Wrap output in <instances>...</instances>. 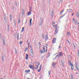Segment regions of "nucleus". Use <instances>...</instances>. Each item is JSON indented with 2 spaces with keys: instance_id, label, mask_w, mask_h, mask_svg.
Masks as SVG:
<instances>
[{
  "instance_id": "nucleus-1",
  "label": "nucleus",
  "mask_w": 79,
  "mask_h": 79,
  "mask_svg": "<svg viewBox=\"0 0 79 79\" xmlns=\"http://www.w3.org/2000/svg\"><path fill=\"white\" fill-rule=\"evenodd\" d=\"M56 38H54L52 40V43L55 44V43H56Z\"/></svg>"
},
{
  "instance_id": "nucleus-2",
  "label": "nucleus",
  "mask_w": 79,
  "mask_h": 79,
  "mask_svg": "<svg viewBox=\"0 0 79 79\" xmlns=\"http://www.w3.org/2000/svg\"><path fill=\"white\" fill-rule=\"evenodd\" d=\"M56 64V63H52V67H53V68H55V66Z\"/></svg>"
},
{
  "instance_id": "nucleus-3",
  "label": "nucleus",
  "mask_w": 79,
  "mask_h": 79,
  "mask_svg": "<svg viewBox=\"0 0 79 79\" xmlns=\"http://www.w3.org/2000/svg\"><path fill=\"white\" fill-rule=\"evenodd\" d=\"M45 40L46 41H47V40H48V34L46 35H45Z\"/></svg>"
},
{
  "instance_id": "nucleus-4",
  "label": "nucleus",
  "mask_w": 79,
  "mask_h": 79,
  "mask_svg": "<svg viewBox=\"0 0 79 79\" xmlns=\"http://www.w3.org/2000/svg\"><path fill=\"white\" fill-rule=\"evenodd\" d=\"M55 28L56 29H59V27L58 26V25L57 24H56L55 25Z\"/></svg>"
},
{
  "instance_id": "nucleus-5",
  "label": "nucleus",
  "mask_w": 79,
  "mask_h": 79,
  "mask_svg": "<svg viewBox=\"0 0 79 79\" xmlns=\"http://www.w3.org/2000/svg\"><path fill=\"white\" fill-rule=\"evenodd\" d=\"M58 32V29H56L55 30V35H56L57 33Z\"/></svg>"
},
{
  "instance_id": "nucleus-6",
  "label": "nucleus",
  "mask_w": 79,
  "mask_h": 79,
  "mask_svg": "<svg viewBox=\"0 0 79 79\" xmlns=\"http://www.w3.org/2000/svg\"><path fill=\"white\" fill-rule=\"evenodd\" d=\"M43 23V22L42 21V20H40V26H41V25H42V24Z\"/></svg>"
},
{
  "instance_id": "nucleus-7",
  "label": "nucleus",
  "mask_w": 79,
  "mask_h": 79,
  "mask_svg": "<svg viewBox=\"0 0 79 79\" xmlns=\"http://www.w3.org/2000/svg\"><path fill=\"white\" fill-rule=\"evenodd\" d=\"M67 11H69V12H72L73 11V10L71 9H69L67 10Z\"/></svg>"
},
{
  "instance_id": "nucleus-8",
  "label": "nucleus",
  "mask_w": 79,
  "mask_h": 79,
  "mask_svg": "<svg viewBox=\"0 0 79 79\" xmlns=\"http://www.w3.org/2000/svg\"><path fill=\"white\" fill-rule=\"evenodd\" d=\"M24 9H23L22 11V15H24Z\"/></svg>"
},
{
  "instance_id": "nucleus-9",
  "label": "nucleus",
  "mask_w": 79,
  "mask_h": 79,
  "mask_svg": "<svg viewBox=\"0 0 79 79\" xmlns=\"http://www.w3.org/2000/svg\"><path fill=\"white\" fill-rule=\"evenodd\" d=\"M59 55L61 56H63V53L61 52H59Z\"/></svg>"
},
{
  "instance_id": "nucleus-10",
  "label": "nucleus",
  "mask_w": 79,
  "mask_h": 79,
  "mask_svg": "<svg viewBox=\"0 0 79 79\" xmlns=\"http://www.w3.org/2000/svg\"><path fill=\"white\" fill-rule=\"evenodd\" d=\"M2 61H4V56L3 55H2Z\"/></svg>"
},
{
  "instance_id": "nucleus-11",
  "label": "nucleus",
  "mask_w": 79,
  "mask_h": 79,
  "mask_svg": "<svg viewBox=\"0 0 79 79\" xmlns=\"http://www.w3.org/2000/svg\"><path fill=\"white\" fill-rule=\"evenodd\" d=\"M26 60H28V54H26Z\"/></svg>"
},
{
  "instance_id": "nucleus-12",
  "label": "nucleus",
  "mask_w": 79,
  "mask_h": 79,
  "mask_svg": "<svg viewBox=\"0 0 79 79\" xmlns=\"http://www.w3.org/2000/svg\"><path fill=\"white\" fill-rule=\"evenodd\" d=\"M31 15V11H30L28 12L27 15L28 16H29V15Z\"/></svg>"
},
{
  "instance_id": "nucleus-13",
  "label": "nucleus",
  "mask_w": 79,
  "mask_h": 79,
  "mask_svg": "<svg viewBox=\"0 0 79 79\" xmlns=\"http://www.w3.org/2000/svg\"><path fill=\"white\" fill-rule=\"evenodd\" d=\"M51 16H53V10L51 11Z\"/></svg>"
},
{
  "instance_id": "nucleus-14",
  "label": "nucleus",
  "mask_w": 79,
  "mask_h": 79,
  "mask_svg": "<svg viewBox=\"0 0 79 79\" xmlns=\"http://www.w3.org/2000/svg\"><path fill=\"white\" fill-rule=\"evenodd\" d=\"M3 45H5L6 43H5V39L3 40Z\"/></svg>"
},
{
  "instance_id": "nucleus-15",
  "label": "nucleus",
  "mask_w": 79,
  "mask_h": 79,
  "mask_svg": "<svg viewBox=\"0 0 79 79\" xmlns=\"http://www.w3.org/2000/svg\"><path fill=\"white\" fill-rule=\"evenodd\" d=\"M29 67L30 68L32 69V68H33L34 67V66H33V65H29Z\"/></svg>"
},
{
  "instance_id": "nucleus-16",
  "label": "nucleus",
  "mask_w": 79,
  "mask_h": 79,
  "mask_svg": "<svg viewBox=\"0 0 79 79\" xmlns=\"http://www.w3.org/2000/svg\"><path fill=\"white\" fill-rule=\"evenodd\" d=\"M67 34L68 36L69 37L70 36V33H69V32H67Z\"/></svg>"
},
{
  "instance_id": "nucleus-17",
  "label": "nucleus",
  "mask_w": 79,
  "mask_h": 79,
  "mask_svg": "<svg viewBox=\"0 0 79 79\" xmlns=\"http://www.w3.org/2000/svg\"><path fill=\"white\" fill-rule=\"evenodd\" d=\"M9 29H10V26L9 25H8V27H7V31H8V32H9Z\"/></svg>"
},
{
  "instance_id": "nucleus-18",
  "label": "nucleus",
  "mask_w": 79,
  "mask_h": 79,
  "mask_svg": "<svg viewBox=\"0 0 79 79\" xmlns=\"http://www.w3.org/2000/svg\"><path fill=\"white\" fill-rule=\"evenodd\" d=\"M62 61H63V60H61V61H62L61 64H62V66H63V67H64V63H63V62H62Z\"/></svg>"
},
{
  "instance_id": "nucleus-19",
  "label": "nucleus",
  "mask_w": 79,
  "mask_h": 79,
  "mask_svg": "<svg viewBox=\"0 0 79 79\" xmlns=\"http://www.w3.org/2000/svg\"><path fill=\"white\" fill-rule=\"evenodd\" d=\"M43 50L44 51V52H45V46L43 45Z\"/></svg>"
},
{
  "instance_id": "nucleus-20",
  "label": "nucleus",
  "mask_w": 79,
  "mask_h": 79,
  "mask_svg": "<svg viewBox=\"0 0 79 79\" xmlns=\"http://www.w3.org/2000/svg\"><path fill=\"white\" fill-rule=\"evenodd\" d=\"M77 18L79 17V13H78V12H77Z\"/></svg>"
},
{
  "instance_id": "nucleus-21",
  "label": "nucleus",
  "mask_w": 79,
  "mask_h": 79,
  "mask_svg": "<svg viewBox=\"0 0 79 79\" xmlns=\"http://www.w3.org/2000/svg\"><path fill=\"white\" fill-rule=\"evenodd\" d=\"M14 25L16 26V20L15 19L14 20Z\"/></svg>"
},
{
  "instance_id": "nucleus-22",
  "label": "nucleus",
  "mask_w": 79,
  "mask_h": 79,
  "mask_svg": "<svg viewBox=\"0 0 79 79\" xmlns=\"http://www.w3.org/2000/svg\"><path fill=\"white\" fill-rule=\"evenodd\" d=\"M62 15V16H60V18H63V17L64 16V15Z\"/></svg>"
},
{
  "instance_id": "nucleus-23",
  "label": "nucleus",
  "mask_w": 79,
  "mask_h": 79,
  "mask_svg": "<svg viewBox=\"0 0 79 79\" xmlns=\"http://www.w3.org/2000/svg\"><path fill=\"white\" fill-rule=\"evenodd\" d=\"M71 79H74V78H73V76L72 74L71 75Z\"/></svg>"
},
{
  "instance_id": "nucleus-24",
  "label": "nucleus",
  "mask_w": 79,
  "mask_h": 79,
  "mask_svg": "<svg viewBox=\"0 0 79 79\" xmlns=\"http://www.w3.org/2000/svg\"><path fill=\"white\" fill-rule=\"evenodd\" d=\"M48 74H49V75H50V73H51V70H49L48 71Z\"/></svg>"
},
{
  "instance_id": "nucleus-25",
  "label": "nucleus",
  "mask_w": 79,
  "mask_h": 79,
  "mask_svg": "<svg viewBox=\"0 0 79 79\" xmlns=\"http://www.w3.org/2000/svg\"><path fill=\"white\" fill-rule=\"evenodd\" d=\"M28 49V48H26L25 49V52H26L27 50V49Z\"/></svg>"
},
{
  "instance_id": "nucleus-26",
  "label": "nucleus",
  "mask_w": 79,
  "mask_h": 79,
  "mask_svg": "<svg viewBox=\"0 0 79 79\" xmlns=\"http://www.w3.org/2000/svg\"><path fill=\"white\" fill-rule=\"evenodd\" d=\"M24 27H23L22 28V32H23V31H24Z\"/></svg>"
},
{
  "instance_id": "nucleus-27",
  "label": "nucleus",
  "mask_w": 79,
  "mask_h": 79,
  "mask_svg": "<svg viewBox=\"0 0 79 79\" xmlns=\"http://www.w3.org/2000/svg\"><path fill=\"white\" fill-rule=\"evenodd\" d=\"M64 11V10H63L62 11H60V15H62V13H63V12Z\"/></svg>"
},
{
  "instance_id": "nucleus-28",
  "label": "nucleus",
  "mask_w": 79,
  "mask_h": 79,
  "mask_svg": "<svg viewBox=\"0 0 79 79\" xmlns=\"http://www.w3.org/2000/svg\"><path fill=\"white\" fill-rule=\"evenodd\" d=\"M58 55H57L55 57V58L53 59V60H54L55 59H56V58H57V57H58Z\"/></svg>"
},
{
  "instance_id": "nucleus-29",
  "label": "nucleus",
  "mask_w": 79,
  "mask_h": 79,
  "mask_svg": "<svg viewBox=\"0 0 79 79\" xmlns=\"http://www.w3.org/2000/svg\"><path fill=\"white\" fill-rule=\"evenodd\" d=\"M69 63L70 64H70V65H71V66L72 65V63H71V61H69Z\"/></svg>"
},
{
  "instance_id": "nucleus-30",
  "label": "nucleus",
  "mask_w": 79,
  "mask_h": 79,
  "mask_svg": "<svg viewBox=\"0 0 79 79\" xmlns=\"http://www.w3.org/2000/svg\"><path fill=\"white\" fill-rule=\"evenodd\" d=\"M76 68L77 70L79 71V68L78 67H78H76Z\"/></svg>"
},
{
  "instance_id": "nucleus-31",
  "label": "nucleus",
  "mask_w": 79,
  "mask_h": 79,
  "mask_svg": "<svg viewBox=\"0 0 79 79\" xmlns=\"http://www.w3.org/2000/svg\"><path fill=\"white\" fill-rule=\"evenodd\" d=\"M43 53V51L42 50H41L40 51V53Z\"/></svg>"
},
{
  "instance_id": "nucleus-32",
  "label": "nucleus",
  "mask_w": 79,
  "mask_h": 79,
  "mask_svg": "<svg viewBox=\"0 0 79 79\" xmlns=\"http://www.w3.org/2000/svg\"><path fill=\"white\" fill-rule=\"evenodd\" d=\"M36 66L37 67L36 68H35L36 69H38V68H39V66L38 65H36Z\"/></svg>"
},
{
  "instance_id": "nucleus-33",
  "label": "nucleus",
  "mask_w": 79,
  "mask_h": 79,
  "mask_svg": "<svg viewBox=\"0 0 79 79\" xmlns=\"http://www.w3.org/2000/svg\"><path fill=\"white\" fill-rule=\"evenodd\" d=\"M42 69V65H41L40 67V69Z\"/></svg>"
},
{
  "instance_id": "nucleus-34",
  "label": "nucleus",
  "mask_w": 79,
  "mask_h": 79,
  "mask_svg": "<svg viewBox=\"0 0 79 79\" xmlns=\"http://www.w3.org/2000/svg\"><path fill=\"white\" fill-rule=\"evenodd\" d=\"M10 18H13L12 15H11V14H10Z\"/></svg>"
},
{
  "instance_id": "nucleus-35",
  "label": "nucleus",
  "mask_w": 79,
  "mask_h": 79,
  "mask_svg": "<svg viewBox=\"0 0 79 79\" xmlns=\"http://www.w3.org/2000/svg\"><path fill=\"white\" fill-rule=\"evenodd\" d=\"M32 25V22H30V26Z\"/></svg>"
},
{
  "instance_id": "nucleus-36",
  "label": "nucleus",
  "mask_w": 79,
  "mask_h": 79,
  "mask_svg": "<svg viewBox=\"0 0 79 79\" xmlns=\"http://www.w3.org/2000/svg\"><path fill=\"white\" fill-rule=\"evenodd\" d=\"M15 53H17V50L15 48Z\"/></svg>"
},
{
  "instance_id": "nucleus-37",
  "label": "nucleus",
  "mask_w": 79,
  "mask_h": 79,
  "mask_svg": "<svg viewBox=\"0 0 79 79\" xmlns=\"http://www.w3.org/2000/svg\"><path fill=\"white\" fill-rule=\"evenodd\" d=\"M73 65H72L71 66V69L72 70V71H73Z\"/></svg>"
},
{
  "instance_id": "nucleus-38",
  "label": "nucleus",
  "mask_w": 79,
  "mask_h": 79,
  "mask_svg": "<svg viewBox=\"0 0 79 79\" xmlns=\"http://www.w3.org/2000/svg\"><path fill=\"white\" fill-rule=\"evenodd\" d=\"M15 5L17 6V2H15Z\"/></svg>"
},
{
  "instance_id": "nucleus-39",
  "label": "nucleus",
  "mask_w": 79,
  "mask_h": 79,
  "mask_svg": "<svg viewBox=\"0 0 79 79\" xmlns=\"http://www.w3.org/2000/svg\"><path fill=\"white\" fill-rule=\"evenodd\" d=\"M78 56L79 57V50H78V53H77Z\"/></svg>"
},
{
  "instance_id": "nucleus-40",
  "label": "nucleus",
  "mask_w": 79,
  "mask_h": 79,
  "mask_svg": "<svg viewBox=\"0 0 79 79\" xmlns=\"http://www.w3.org/2000/svg\"><path fill=\"white\" fill-rule=\"evenodd\" d=\"M41 44H40V42L39 43V46H40Z\"/></svg>"
},
{
  "instance_id": "nucleus-41",
  "label": "nucleus",
  "mask_w": 79,
  "mask_h": 79,
  "mask_svg": "<svg viewBox=\"0 0 79 79\" xmlns=\"http://www.w3.org/2000/svg\"><path fill=\"white\" fill-rule=\"evenodd\" d=\"M22 43H23V42H22V41H20L19 42L20 44H22Z\"/></svg>"
},
{
  "instance_id": "nucleus-42",
  "label": "nucleus",
  "mask_w": 79,
  "mask_h": 79,
  "mask_svg": "<svg viewBox=\"0 0 79 79\" xmlns=\"http://www.w3.org/2000/svg\"><path fill=\"white\" fill-rule=\"evenodd\" d=\"M20 22H21V21L19 19L18 23H19Z\"/></svg>"
},
{
  "instance_id": "nucleus-43",
  "label": "nucleus",
  "mask_w": 79,
  "mask_h": 79,
  "mask_svg": "<svg viewBox=\"0 0 79 79\" xmlns=\"http://www.w3.org/2000/svg\"><path fill=\"white\" fill-rule=\"evenodd\" d=\"M77 67H78V66L77 65V64H76L75 65V68H77Z\"/></svg>"
},
{
  "instance_id": "nucleus-44",
  "label": "nucleus",
  "mask_w": 79,
  "mask_h": 79,
  "mask_svg": "<svg viewBox=\"0 0 79 79\" xmlns=\"http://www.w3.org/2000/svg\"><path fill=\"white\" fill-rule=\"evenodd\" d=\"M42 37L43 39H44V35H42Z\"/></svg>"
},
{
  "instance_id": "nucleus-45",
  "label": "nucleus",
  "mask_w": 79,
  "mask_h": 79,
  "mask_svg": "<svg viewBox=\"0 0 79 79\" xmlns=\"http://www.w3.org/2000/svg\"><path fill=\"white\" fill-rule=\"evenodd\" d=\"M69 57L70 58H71V56L70 55H69Z\"/></svg>"
},
{
  "instance_id": "nucleus-46",
  "label": "nucleus",
  "mask_w": 79,
  "mask_h": 79,
  "mask_svg": "<svg viewBox=\"0 0 79 79\" xmlns=\"http://www.w3.org/2000/svg\"><path fill=\"white\" fill-rule=\"evenodd\" d=\"M73 46L74 48H76V47L75 46V45H74V44H73Z\"/></svg>"
},
{
  "instance_id": "nucleus-47",
  "label": "nucleus",
  "mask_w": 79,
  "mask_h": 79,
  "mask_svg": "<svg viewBox=\"0 0 79 79\" xmlns=\"http://www.w3.org/2000/svg\"><path fill=\"white\" fill-rule=\"evenodd\" d=\"M73 21L74 22H75V21H76V20H75V19H73Z\"/></svg>"
},
{
  "instance_id": "nucleus-48",
  "label": "nucleus",
  "mask_w": 79,
  "mask_h": 79,
  "mask_svg": "<svg viewBox=\"0 0 79 79\" xmlns=\"http://www.w3.org/2000/svg\"><path fill=\"white\" fill-rule=\"evenodd\" d=\"M38 72H40V69H38Z\"/></svg>"
},
{
  "instance_id": "nucleus-49",
  "label": "nucleus",
  "mask_w": 79,
  "mask_h": 79,
  "mask_svg": "<svg viewBox=\"0 0 79 79\" xmlns=\"http://www.w3.org/2000/svg\"><path fill=\"white\" fill-rule=\"evenodd\" d=\"M27 73H30V70H27Z\"/></svg>"
},
{
  "instance_id": "nucleus-50",
  "label": "nucleus",
  "mask_w": 79,
  "mask_h": 79,
  "mask_svg": "<svg viewBox=\"0 0 79 79\" xmlns=\"http://www.w3.org/2000/svg\"><path fill=\"white\" fill-rule=\"evenodd\" d=\"M32 19H30V22H32Z\"/></svg>"
},
{
  "instance_id": "nucleus-51",
  "label": "nucleus",
  "mask_w": 79,
  "mask_h": 79,
  "mask_svg": "<svg viewBox=\"0 0 79 79\" xmlns=\"http://www.w3.org/2000/svg\"><path fill=\"white\" fill-rule=\"evenodd\" d=\"M67 42H68V43H69V44H70V42L68 40H67Z\"/></svg>"
},
{
  "instance_id": "nucleus-52",
  "label": "nucleus",
  "mask_w": 79,
  "mask_h": 79,
  "mask_svg": "<svg viewBox=\"0 0 79 79\" xmlns=\"http://www.w3.org/2000/svg\"><path fill=\"white\" fill-rule=\"evenodd\" d=\"M63 0H59V1L60 2H63Z\"/></svg>"
},
{
  "instance_id": "nucleus-53",
  "label": "nucleus",
  "mask_w": 79,
  "mask_h": 79,
  "mask_svg": "<svg viewBox=\"0 0 79 79\" xmlns=\"http://www.w3.org/2000/svg\"><path fill=\"white\" fill-rule=\"evenodd\" d=\"M55 22L54 21H53V22H52V24H55Z\"/></svg>"
},
{
  "instance_id": "nucleus-54",
  "label": "nucleus",
  "mask_w": 79,
  "mask_h": 79,
  "mask_svg": "<svg viewBox=\"0 0 79 79\" xmlns=\"http://www.w3.org/2000/svg\"><path fill=\"white\" fill-rule=\"evenodd\" d=\"M11 22H12V18H10Z\"/></svg>"
},
{
  "instance_id": "nucleus-55",
  "label": "nucleus",
  "mask_w": 79,
  "mask_h": 79,
  "mask_svg": "<svg viewBox=\"0 0 79 79\" xmlns=\"http://www.w3.org/2000/svg\"><path fill=\"white\" fill-rule=\"evenodd\" d=\"M31 10H32V8H30V11H32Z\"/></svg>"
},
{
  "instance_id": "nucleus-56",
  "label": "nucleus",
  "mask_w": 79,
  "mask_h": 79,
  "mask_svg": "<svg viewBox=\"0 0 79 79\" xmlns=\"http://www.w3.org/2000/svg\"><path fill=\"white\" fill-rule=\"evenodd\" d=\"M77 26H79V23H77Z\"/></svg>"
},
{
  "instance_id": "nucleus-57",
  "label": "nucleus",
  "mask_w": 79,
  "mask_h": 79,
  "mask_svg": "<svg viewBox=\"0 0 79 79\" xmlns=\"http://www.w3.org/2000/svg\"><path fill=\"white\" fill-rule=\"evenodd\" d=\"M60 56H60V55H59L58 57V58H60Z\"/></svg>"
},
{
  "instance_id": "nucleus-58",
  "label": "nucleus",
  "mask_w": 79,
  "mask_h": 79,
  "mask_svg": "<svg viewBox=\"0 0 79 79\" xmlns=\"http://www.w3.org/2000/svg\"><path fill=\"white\" fill-rule=\"evenodd\" d=\"M25 73H27V70H26L25 71Z\"/></svg>"
},
{
  "instance_id": "nucleus-59",
  "label": "nucleus",
  "mask_w": 79,
  "mask_h": 79,
  "mask_svg": "<svg viewBox=\"0 0 79 79\" xmlns=\"http://www.w3.org/2000/svg\"><path fill=\"white\" fill-rule=\"evenodd\" d=\"M1 37H2V35L0 34V38H1Z\"/></svg>"
},
{
  "instance_id": "nucleus-60",
  "label": "nucleus",
  "mask_w": 79,
  "mask_h": 79,
  "mask_svg": "<svg viewBox=\"0 0 79 79\" xmlns=\"http://www.w3.org/2000/svg\"><path fill=\"white\" fill-rule=\"evenodd\" d=\"M15 9V8L14 7V6H13L12 7V9H13V10H14V9Z\"/></svg>"
},
{
  "instance_id": "nucleus-61",
  "label": "nucleus",
  "mask_w": 79,
  "mask_h": 79,
  "mask_svg": "<svg viewBox=\"0 0 79 79\" xmlns=\"http://www.w3.org/2000/svg\"><path fill=\"white\" fill-rule=\"evenodd\" d=\"M32 70H33V71L34 70V68L33 67V68H32Z\"/></svg>"
},
{
  "instance_id": "nucleus-62",
  "label": "nucleus",
  "mask_w": 79,
  "mask_h": 79,
  "mask_svg": "<svg viewBox=\"0 0 79 79\" xmlns=\"http://www.w3.org/2000/svg\"><path fill=\"white\" fill-rule=\"evenodd\" d=\"M44 58V56H41V58Z\"/></svg>"
},
{
  "instance_id": "nucleus-63",
  "label": "nucleus",
  "mask_w": 79,
  "mask_h": 79,
  "mask_svg": "<svg viewBox=\"0 0 79 79\" xmlns=\"http://www.w3.org/2000/svg\"><path fill=\"white\" fill-rule=\"evenodd\" d=\"M74 13H73V14H72V16H73V15H74Z\"/></svg>"
},
{
  "instance_id": "nucleus-64",
  "label": "nucleus",
  "mask_w": 79,
  "mask_h": 79,
  "mask_svg": "<svg viewBox=\"0 0 79 79\" xmlns=\"http://www.w3.org/2000/svg\"><path fill=\"white\" fill-rule=\"evenodd\" d=\"M64 49H65V50H67L66 48L64 47Z\"/></svg>"
}]
</instances>
